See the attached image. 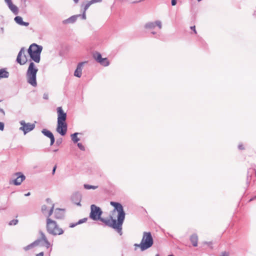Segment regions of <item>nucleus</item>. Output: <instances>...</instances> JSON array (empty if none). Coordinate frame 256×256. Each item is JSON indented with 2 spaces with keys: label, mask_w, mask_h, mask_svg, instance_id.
<instances>
[{
  "label": "nucleus",
  "mask_w": 256,
  "mask_h": 256,
  "mask_svg": "<svg viewBox=\"0 0 256 256\" xmlns=\"http://www.w3.org/2000/svg\"><path fill=\"white\" fill-rule=\"evenodd\" d=\"M110 204L114 208L109 218H100L102 212L100 208L94 204L92 205L90 207V218L94 220H100L106 225L115 229L121 235L122 225L125 218V212L120 204L111 202Z\"/></svg>",
  "instance_id": "f257e3e1"
},
{
  "label": "nucleus",
  "mask_w": 256,
  "mask_h": 256,
  "mask_svg": "<svg viewBox=\"0 0 256 256\" xmlns=\"http://www.w3.org/2000/svg\"><path fill=\"white\" fill-rule=\"evenodd\" d=\"M53 206L50 208L46 218V229L48 234L53 236L60 235L64 233V230L56 223L52 220L50 216L52 215Z\"/></svg>",
  "instance_id": "f03ea898"
},
{
  "label": "nucleus",
  "mask_w": 256,
  "mask_h": 256,
  "mask_svg": "<svg viewBox=\"0 0 256 256\" xmlns=\"http://www.w3.org/2000/svg\"><path fill=\"white\" fill-rule=\"evenodd\" d=\"M154 244V240L150 232H144L140 244H134V250H136L140 248L141 251H144L150 247Z\"/></svg>",
  "instance_id": "7ed1b4c3"
},
{
  "label": "nucleus",
  "mask_w": 256,
  "mask_h": 256,
  "mask_svg": "<svg viewBox=\"0 0 256 256\" xmlns=\"http://www.w3.org/2000/svg\"><path fill=\"white\" fill-rule=\"evenodd\" d=\"M38 68L36 64L32 62L30 64L26 72V80L28 84L33 86H37L36 76Z\"/></svg>",
  "instance_id": "20e7f679"
},
{
  "label": "nucleus",
  "mask_w": 256,
  "mask_h": 256,
  "mask_svg": "<svg viewBox=\"0 0 256 256\" xmlns=\"http://www.w3.org/2000/svg\"><path fill=\"white\" fill-rule=\"evenodd\" d=\"M42 48V46L33 44L30 46L28 49V53L31 58L36 62L38 63L40 61V55Z\"/></svg>",
  "instance_id": "39448f33"
},
{
  "label": "nucleus",
  "mask_w": 256,
  "mask_h": 256,
  "mask_svg": "<svg viewBox=\"0 0 256 256\" xmlns=\"http://www.w3.org/2000/svg\"><path fill=\"white\" fill-rule=\"evenodd\" d=\"M40 238L38 240L36 241L34 243L32 244L31 245L28 246L26 248H25L26 250H28L29 248H32L33 246H36L38 244V243L40 242H44V246L47 248H48L51 246L50 242L48 241L46 236L45 234L42 232H40Z\"/></svg>",
  "instance_id": "423d86ee"
},
{
  "label": "nucleus",
  "mask_w": 256,
  "mask_h": 256,
  "mask_svg": "<svg viewBox=\"0 0 256 256\" xmlns=\"http://www.w3.org/2000/svg\"><path fill=\"white\" fill-rule=\"evenodd\" d=\"M26 53L25 48H22L20 49L17 56L16 62L21 65L25 64L28 61Z\"/></svg>",
  "instance_id": "0eeeda50"
},
{
  "label": "nucleus",
  "mask_w": 256,
  "mask_h": 256,
  "mask_svg": "<svg viewBox=\"0 0 256 256\" xmlns=\"http://www.w3.org/2000/svg\"><path fill=\"white\" fill-rule=\"evenodd\" d=\"M93 56L98 62L103 66H108L110 64V62L108 58H102L99 52H96L94 54Z\"/></svg>",
  "instance_id": "6e6552de"
},
{
  "label": "nucleus",
  "mask_w": 256,
  "mask_h": 256,
  "mask_svg": "<svg viewBox=\"0 0 256 256\" xmlns=\"http://www.w3.org/2000/svg\"><path fill=\"white\" fill-rule=\"evenodd\" d=\"M56 131L62 136H64L67 131L66 122H58Z\"/></svg>",
  "instance_id": "1a4fd4ad"
},
{
  "label": "nucleus",
  "mask_w": 256,
  "mask_h": 256,
  "mask_svg": "<svg viewBox=\"0 0 256 256\" xmlns=\"http://www.w3.org/2000/svg\"><path fill=\"white\" fill-rule=\"evenodd\" d=\"M22 127L20 128V130L24 132V134L32 130L34 128V124H31L30 123H25L24 122H20Z\"/></svg>",
  "instance_id": "9d476101"
},
{
  "label": "nucleus",
  "mask_w": 256,
  "mask_h": 256,
  "mask_svg": "<svg viewBox=\"0 0 256 256\" xmlns=\"http://www.w3.org/2000/svg\"><path fill=\"white\" fill-rule=\"evenodd\" d=\"M58 122H66V114L64 112L62 107H58L57 108Z\"/></svg>",
  "instance_id": "9b49d317"
},
{
  "label": "nucleus",
  "mask_w": 256,
  "mask_h": 256,
  "mask_svg": "<svg viewBox=\"0 0 256 256\" xmlns=\"http://www.w3.org/2000/svg\"><path fill=\"white\" fill-rule=\"evenodd\" d=\"M53 206L54 207V204H52L50 208ZM54 214V218L56 219H60L62 218L64 216V212L62 209L56 208L54 210H53L52 214Z\"/></svg>",
  "instance_id": "f8f14e48"
},
{
  "label": "nucleus",
  "mask_w": 256,
  "mask_h": 256,
  "mask_svg": "<svg viewBox=\"0 0 256 256\" xmlns=\"http://www.w3.org/2000/svg\"><path fill=\"white\" fill-rule=\"evenodd\" d=\"M190 240L194 247H196L198 246V237L197 234H194L190 237Z\"/></svg>",
  "instance_id": "ddd939ff"
},
{
  "label": "nucleus",
  "mask_w": 256,
  "mask_h": 256,
  "mask_svg": "<svg viewBox=\"0 0 256 256\" xmlns=\"http://www.w3.org/2000/svg\"><path fill=\"white\" fill-rule=\"evenodd\" d=\"M42 132L50 139V145H52L54 142V138L52 132L46 129H44Z\"/></svg>",
  "instance_id": "4468645a"
},
{
  "label": "nucleus",
  "mask_w": 256,
  "mask_h": 256,
  "mask_svg": "<svg viewBox=\"0 0 256 256\" xmlns=\"http://www.w3.org/2000/svg\"><path fill=\"white\" fill-rule=\"evenodd\" d=\"M16 175L18 176L14 180V184L15 185H20L25 180V176L20 173H17Z\"/></svg>",
  "instance_id": "2eb2a0df"
},
{
  "label": "nucleus",
  "mask_w": 256,
  "mask_h": 256,
  "mask_svg": "<svg viewBox=\"0 0 256 256\" xmlns=\"http://www.w3.org/2000/svg\"><path fill=\"white\" fill-rule=\"evenodd\" d=\"M84 62H81L78 64L77 66V68L76 70L74 75V76L80 78L82 76V68L83 66Z\"/></svg>",
  "instance_id": "dca6fc26"
},
{
  "label": "nucleus",
  "mask_w": 256,
  "mask_h": 256,
  "mask_svg": "<svg viewBox=\"0 0 256 256\" xmlns=\"http://www.w3.org/2000/svg\"><path fill=\"white\" fill-rule=\"evenodd\" d=\"M14 20L15 22L17 24H19L20 25L24 26H27L29 25L28 22H23L22 18L21 16H17L15 17Z\"/></svg>",
  "instance_id": "f3484780"
},
{
  "label": "nucleus",
  "mask_w": 256,
  "mask_h": 256,
  "mask_svg": "<svg viewBox=\"0 0 256 256\" xmlns=\"http://www.w3.org/2000/svg\"><path fill=\"white\" fill-rule=\"evenodd\" d=\"M102 2V0H92L90 2H88L85 6L84 13L83 14V16L85 17V12L86 10L90 6V5H92L93 4L96 3V2Z\"/></svg>",
  "instance_id": "a211bd4d"
},
{
  "label": "nucleus",
  "mask_w": 256,
  "mask_h": 256,
  "mask_svg": "<svg viewBox=\"0 0 256 256\" xmlns=\"http://www.w3.org/2000/svg\"><path fill=\"white\" fill-rule=\"evenodd\" d=\"M9 8L15 14H17L18 12V7L14 4L12 2H10V4H8Z\"/></svg>",
  "instance_id": "6ab92c4d"
},
{
  "label": "nucleus",
  "mask_w": 256,
  "mask_h": 256,
  "mask_svg": "<svg viewBox=\"0 0 256 256\" xmlns=\"http://www.w3.org/2000/svg\"><path fill=\"white\" fill-rule=\"evenodd\" d=\"M77 18V16H74L70 18H68L64 21V24H70V23H72L74 22Z\"/></svg>",
  "instance_id": "aec40b11"
},
{
  "label": "nucleus",
  "mask_w": 256,
  "mask_h": 256,
  "mask_svg": "<svg viewBox=\"0 0 256 256\" xmlns=\"http://www.w3.org/2000/svg\"><path fill=\"white\" fill-rule=\"evenodd\" d=\"M9 76V74L8 72L4 69L0 70V78H7Z\"/></svg>",
  "instance_id": "412c9836"
},
{
  "label": "nucleus",
  "mask_w": 256,
  "mask_h": 256,
  "mask_svg": "<svg viewBox=\"0 0 256 256\" xmlns=\"http://www.w3.org/2000/svg\"><path fill=\"white\" fill-rule=\"evenodd\" d=\"M87 220H88V218H84L82 219H81L77 223H76L75 224H71L70 226V227L73 228L78 224H81L86 222L87 221Z\"/></svg>",
  "instance_id": "4be33fe9"
},
{
  "label": "nucleus",
  "mask_w": 256,
  "mask_h": 256,
  "mask_svg": "<svg viewBox=\"0 0 256 256\" xmlns=\"http://www.w3.org/2000/svg\"><path fill=\"white\" fill-rule=\"evenodd\" d=\"M78 134V133H74L71 135L72 139L74 142H77L79 140L77 136Z\"/></svg>",
  "instance_id": "5701e85b"
},
{
  "label": "nucleus",
  "mask_w": 256,
  "mask_h": 256,
  "mask_svg": "<svg viewBox=\"0 0 256 256\" xmlns=\"http://www.w3.org/2000/svg\"><path fill=\"white\" fill-rule=\"evenodd\" d=\"M50 206L49 208V210L48 209V206L46 205H44L42 208V212L44 214H46V212H48H48L50 210ZM48 214H47L48 216Z\"/></svg>",
  "instance_id": "b1692460"
},
{
  "label": "nucleus",
  "mask_w": 256,
  "mask_h": 256,
  "mask_svg": "<svg viewBox=\"0 0 256 256\" xmlns=\"http://www.w3.org/2000/svg\"><path fill=\"white\" fill-rule=\"evenodd\" d=\"M156 26L155 22H150L147 24L146 25V28H153Z\"/></svg>",
  "instance_id": "393cba45"
},
{
  "label": "nucleus",
  "mask_w": 256,
  "mask_h": 256,
  "mask_svg": "<svg viewBox=\"0 0 256 256\" xmlns=\"http://www.w3.org/2000/svg\"><path fill=\"white\" fill-rule=\"evenodd\" d=\"M98 186H91V185H89V184H84V188H86V189H87V190H90V189H96L98 188Z\"/></svg>",
  "instance_id": "a878e982"
},
{
  "label": "nucleus",
  "mask_w": 256,
  "mask_h": 256,
  "mask_svg": "<svg viewBox=\"0 0 256 256\" xmlns=\"http://www.w3.org/2000/svg\"><path fill=\"white\" fill-rule=\"evenodd\" d=\"M18 222V220H13L11 221H10V223H9V224L12 226V225H16L17 224V223Z\"/></svg>",
  "instance_id": "bb28decb"
},
{
  "label": "nucleus",
  "mask_w": 256,
  "mask_h": 256,
  "mask_svg": "<svg viewBox=\"0 0 256 256\" xmlns=\"http://www.w3.org/2000/svg\"><path fill=\"white\" fill-rule=\"evenodd\" d=\"M155 24H156V26H158L160 28H162V24H161L160 22L156 21L155 22Z\"/></svg>",
  "instance_id": "cd10ccee"
},
{
  "label": "nucleus",
  "mask_w": 256,
  "mask_h": 256,
  "mask_svg": "<svg viewBox=\"0 0 256 256\" xmlns=\"http://www.w3.org/2000/svg\"><path fill=\"white\" fill-rule=\"evenodd\" d=\"M4 129V124L3 122H0V130H3Z\"/></svg>",
  "instance_id": "c85d7f7f"
},
{
  "label": "nucleus",
  "mask_w": 256,
  "mask_h": 256,
  "mask_svg": "<svg viewBox=\"0 0 256 256\" xmlns=\"http://www.w3.org/2000/svg\"><path fill=\"white\" fill-rule=\"evenodd\" d=\"M78 146L79 147V148H80V150H84V146L82 145V144H80V143H78Z\"/></svg>",
  "instance_id": "c756f323"
},
{
  "label": "nucleus",
  "mask_w": 256,
  "mask_h": 256,
  "mask_svg": "<svg viewBox=\"0 0 256 256\" xmlns=\"http://www.w3.org/2000/svg\"><path fill=\"white\" fill-rule=\"evenodd\" d=\"M190 28H191L192 30H194V34H197V32H196V27H195V26H191V27H190Z\"/></svg>",
  "instance_id": "7c9ffc66"
},
{
  "label": "nucleus",
  "mask_w": 256,
  "mask_h": 256,
  "mask_svg": "<svg viewBox=\"0 0 256 256\" xmlns=\"http://www.w3.org/2000/svg\"><path fill=\"white\" fill-rule=\"evenodd\" d=\"M220 256H229V254L228 252H223L222 253Z\"/></svg>",
  "instance_id": "2f4dec72"
},
{
  "label": "nucleus",
  "mask_w": 256,
  "mask_h": 256,
  "mask_svg": "<svg viewBox=\"0 0 256 256\" xmlns=\"http://www.w3.org/2000/svg\"><path fill=\"white\" fill-rule=\"evenodd\" d=\"M44 98V99H48V94H44L43 96Z\"/></svg>",
  "instance_id": "473e14b6"
},
{
  "label": "nucleus",
  "mask_w": 256,
  "mask_h": 256,
  "mask_svg": "<svg viewBox=\"0 0 256 256\" xmlns=\"http://www.w3.org/2000/svg\"><path fill=\"white\" fill-rule=\"evenodd\" d=\"M176 4V0H172V6H175Z\"/></svg>",
  "instance_id": "72a5a7b5"
},
{
  "label": "nucleus",
  "mask_w": 256,
  "mask_h": 256,
  "mask_svg": "<svg viewBox=\"0 0 256 256\" xmlns=\"http://www.w3.org/2000/svg\"><path fill=\"white\" fill-rule=\"evenodd\" d=\"M56 165H55L54 167L53 170H52V174H54L56 172Z\"/></svg>",
  "instance_id": "f704fd0d"
},
{
  "label": "nucleus",
  "mask_w": 256,
  "mask_h": 256,
  "mask_svg": "<svg viewBox=\"0 0 256 256\" xmlns=\"http://www.w3.org/2000/svg\"><path fill=\"white\" fill-rule=\"evenodd\" d=\"M238 148L240 150H244V146L242 144L239 145Z\"/></svg>",
  "instance_id": "c9c22d12"
},
{
  "label": "nucleus",
  "mask_w": 256,
  "mask_h": 256,
  "mask_svg": "<svg viewBox=\"0 0 256 256\" xmlns=\"http://www.w3.org/2000/svg\"><path fill=\"white\" fill-rule=\"evenodd\" d=\"M44 254L43 252H40L39 254H36V256H44Z\"/></svg>",
  "instance_id": "e433bc0d"
},
{
  "label": "nucleus",
  "mask_w": 256,
  "mask_h": 256,
  "mask_svg": "<svg viewBox=\"0 0 256 256\" xmlns=\"http://www.w3.org/2000/svg\"><path fill=\"white\" fill-rule=\"evenodd\" d=\"M8 4H10L12 2V0H4Z\"/></svg>",
  "instance_id": "4c0bfd02"
},
{
  "label": "nucleus",
  "mask_w": 256,
  "mask_h": 256,
  "mask_svg": "<svg viewBox=\"0 0 256 256\" xmlns=\"http://www.w3.org/2000/svg\"><path fill=\"white\" fill-rule=\"evenodd\" d=\"M30 194V192H28V193L26 194H24L25 196H28Z\"/></svg>",
  "instance_id": "58836bf2"
},
{
  "label": "nucleus",
  "mask_w": 256,
  "mask_h": 256,
  "mask_svg": "<svg viewBox=\"0 0 256 256\" xmlns=\"http://www.w3.org/2000/svg\"><path fill=\"white\" fill-rule=\"evenodd\" d=\"M74 1V2L76 4L78 3L79 0H73Z\"/></svg>",
  "instance_id": "ea45409f"
},
{
  "label": "nucleus",
  "mask_w": 256,
  "mask_h": 256,
  "mask_svg": "<svg viewBox=\"0 0 256 256\" xmlns=\"http://www.w3.org/2000/svg\"><path fill=\"white\" fill-rule=\"evenodd\" d=\"M0 111L2 112L4 114V112L2 109L0 108Z\"/></svg>",
  "instance_id": "a19ab883"
},
{
  "label": "nucleus",
  "mask_w": 256,
  "mask_h": 256,
  "mask_svg": "<svg viewBox=\"0 0 256 256\" xmlns=\"http://www.w3.org/2000/svg\"><path fill=\"white\" fill-rule=\"evenodd\" d=\"M202 0H198V2H200Z\"/></svg>",
  "instance_id": "79ce46f5"
},
{
  "label": "nucleus",
  "mask_w": 256,
  "mask_h": 256,
  "mask_svg": "<svg viewBox=\"0 0 256 256\" xmlns=\"http://www.w3.org/2000/svg\"><path fill=\"white\" fill-rule=\"evenodd\" d=\"M172 256V255H170V256Z\"/></svg>",
  "instance_id": "37998d69"
},
{
  "label": "nucleus",
  "mask_w": 256,
  "mask_h": 256,
  "mask_svg": "<svg viewBox=\"0 0 256 256\" xmlns=\"http://www.w3.org/2000/svg\"><path fill=\"white\" fill-rule=\"evenodd\" d=\"M156 256H159L158 254H156Z\"/></svg>",
  "instance_id": "c03bdc74"
}]
</instances>
